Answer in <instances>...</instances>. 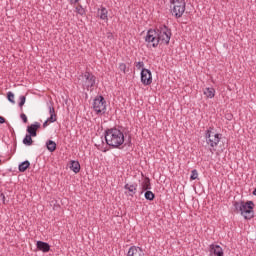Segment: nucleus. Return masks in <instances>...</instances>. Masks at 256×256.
Listing matches in <instances>:
<instances>
[{
    "label": "nucleus",
    "mask_w": 256,
    "mask_h": 256,
    "mask_svg": "<svg viewBox=\"0 0 256 256\" xmlns=\"http://www.w3.org/2000/svg\"><path fill=\"white\" fill-rule=\"evenodd\" d=\"M105 141L112 149H119L125 143V134L118 128L105 130Z\"/></svg>",
    "instance_id": "f257e3e1"
},
{
    "label": "nucleus",
    "mask_w": 256,
    "mask_h": 256,
    "mask_svg": "<svg viewBox=\"0 0 256 256\" xmlns=\"http://www.w3.org/2000/svg\"><path fill=\"white\" fill-rule=\"evenodd\" d=\"M234 207L236 210V213H241L243 215L244 219L250 220L255 217V212L253 211L255 207V203L253 201H241V202H234Z\"/></svg>",
    "instance_id": "f03ea898"
},
{
    "label": "nucleus",
    "mask_w": 256,
    "mask_h": 256,
    "mask_svg": "<svg viewBox=\"0 0 256 256\" xmlns=\"http://www.w3.org/2000/svg\"><path fill=\"white\" fill-rule=\"evenodd\" d=\"M205 139L207 145H210V151L213 153L214 151H217L215 147L219 145V142L221 141V134H215L213 133V127H209L208 130L205 131Z\"/></svg>",
    "instance_id": "7ed1b4c3"
},
{
    "label": "nucleus",
    "mask_w": 256,
    "mask_h": 256,
    "mask_svg": "<svg viewBox=\"0 0 256 256\" xmlns=\"http://www.w3.org/2000/svg\"><path fill=\"white\" fill-rule=\"evenodd\" d=\"M155 31L158 35V39L161 44L169 45V41H171V29L166 25H160L159 27L155 28Z\"/></svg>",
    "instance_id": "20e7f679"
},
{
    "label": "nucleus",
    "mask_w": 256,
    "mask_h": 256,
    "mask_svg": "<svg viewBox=\"0 0 256 256\" xmlns=\"http://www.w3.org/2000/svg\"><path fill=\"white\" fill-rule=\"evenodd\" d=\"M173 8L171 9V13L175 16L176 19H181L183 17V13H185V0H170Z\"/></svg>",
    "instance_id": "39448f33"
},
{
    "label": "nucleus",
    "mask_w": 256,
    "mask_h": 256,
    "mask_svg": "<svg viewBox=\"0 0 256 256\" xmlns=\"http://www.w3.org/2000/svg\"><path fill=\"white\" fill-rule=\"evenodd\" d=\"M145 42L147 43V47H153V49H157V47H159V43L161 42L155 29H149L147 31Z\"/></svg>",
    "instance_id": "423d86ee"
},
{
    "label": "nucleus",
    "mask_w": 256,
    "mask_h": 256,
    "mask_svg": "<svg viewBox=\"0 0 256 256\" xmlns=\"http://www.w3.org/2000/svg\"><path fill=\"white\" fill-rule=\"evenodd\" d=\"M80 77L82 79L83 89H87V91H89V89L95 87V81L97 80V77H95L93 73L85 72Z\"/></svg>",
    "instance_id": "0eeeda50"
},
{
    "label": "nucleus",
    "mask_w": 256,
    "mask_h": 256,
    "mask_svg": "<svg viewBox=\"0 0 256 256\" xmlns=\"http://www.w3.org/2000/svg\"><path fill=\"white\" fill-rule=\"evenodd\" d=\"M93 109L97 115H99V113H105V111H107V101H105V97L97 96L93 102Z\"/></svg>",
    "instance_id": "6e6552de"
},
{
    "label": "nucleus",
    "mask_w": 256,
    "mask_h": 256,
    "mask_svg": "<svg viewBox=\"0 0 256 256\" xmlns=\"http://www.w3.org/2000/svg\"><path fill=\"white\" fill-rule=\"evenodd\" d=\"M141 83H143L144 85H151L153 83V75L151 74V70L147 68H142Z\"/></svg>",
    "instance_id": "1a4fd4ad"
},
{
    "label": "nucleus",
    "mask_w": 256,
    "mask_h": 256,
    "mask_svg": "<svg viewBox=\"0 0 256 256\" xmlns=\"http://www.w3.org/2000/svg\"><path fill=\"white\" fill-rule=\"evenodd\" d=\"M209 251L211 256H224L223 248L217 244L210 245Z\"/></svg>",
    "instance_id": "9d476101"
},
{
    "label": "nucleus",
    "mask_w": 256,
    "mask_h": 256,
    "mask_svg": "<svg viewBox=\"0 0 256 256\" xmlns=\"http://www.w3.org/2000/svg\"><path fill=\"white\" fill-rule=\"evenodd\" d=\"M41 129V123L35 122L34 124H31L27 126V133L28 135H32L33 137H37V130Z\"/></svg>",
    "instance_id": "9b49d317"
},
{
    "label": "nucleus",
    "mask_w": 256,
    "mask_h": 256,
    "mask_svg": "<svg viewBox=\"0 0 256 256\" xmlns=\"http://www.w3.org/2000/svg\"><path fill=\"white\" fill-rule=\"evenodd\" d=\"M36 247L38 251H42V253H49V251H51V245L44 241H37Z\"/></svg>",
    "instance_id": "f8f14e48"
},
{
    "label": "nucleus",
    "mask_w": 256,
    "mask_h": 256,
    "mask_svg": "<svg viewBox=\"0 0 256 256\" xmlns=\"http://www.w3.org/2000/svg\"><path fill=\"white\" fill-rule=\"evenodd\" d=\"M127 256H145V253H143V250L137 246H131Z\"/></svg>",
    "instance_id": "ddd939ff"
},
{
    "label": "nucleus",
    "mask_w": 256,
    "mask_h": 256,
    "mask_svg": "<svg viewBox=\"0 0 256 256\" xmlns=\"http://www.w3.org/2000/svg\"><path fill=\"white\" fill-rule=\"evenodd\" d=\"M98 15L102 21H105L106 23L109 21V11L105 7H101V9H98Z\"/></svg>",
    "instance_id": "4468645a"
},
{
    "label": "nucleus",
    "mask_w": 256,
    "mask_h": 256,
    "mask_svg": "<svg viewBox=\"0 0 256 256\" xmlns=\"http://www.w3.org/2000/svg\"><path fill=\"white\" fill-rule=\"evenodd\" d=\"M141 194L145 193V191H151V179L149 177H145L143 182L141 183Z\"/></svg>",
    "instance_id": "2eb2a0df"
},
{
    "label": "nucleus",
    "mask_w": 256,
    "mask_h": 256,
    "mask_svg": "<svg viewBox=\"0 0 256 256\" xmlns=\"http://www.w3.org/2000/svg\"><path fill=\"white\" fill-rule=\"evenodd\" d=\"M124 189H126V191H129L130 197H133V195L137 193V183H134V184L127 183L124 185Z\"/></svg>",
    "instance_id": "dca6fc26"
},
{
    "label": "nucleus",
    "mask_w": 256,
    "mask_h": 256,
    "mask_svg": "<svg viewBox=\"0 0 256 256\" xmlns=\"http://www.w3.org/2000/svg\"><path fill=\"white\" fill-rule=\"evenodd\" d=\"M50 117L48 118L49 123H55L57 121V113L55 112V107L53 105L49 106Z\"/></svg>",
    "instance_id": "f3484780"
},
{
    "label": "nucleus",
    "mask_w": 256,
    "mask_h": 256,
    "mask_svg": "<svg viewBox=\"0 0 256 256\" xmlns=\"http://www.w3.org/2000/svg\"><path fill=\"white\" fill-rule=\"evenodd\" d=\"M70 169L73 171V173H79L81 171V164H79V161L72 160L70 161Z\"/></svg>",
    "instance_id": "a211bd4d"
},
{
    "label": "nucleus",
    "mask_w": 256,
    "mask_h": 256,
    "mask_svg": "<svg viewBox=\"0 0 256 256\" xmlns=\"http://www.w3.org/2000/svg\"><path fill=\"white\" fill-rule=\"evenodd\" d=\"M46 147L48 151H50V153H54V151H57V143H55V141L53 140H48L46 142Z\"/></svg>",
    "instance_id": "6ab92c4d"
},
{
    "label": "nucleus",
    "mask_w": 256,
    "mask_h": 256,
    "mask_svg": "<svg viewBox=\"0 0 256 256\" xmlns=\"http://www.w3.org/2000/svg\"><path fill=\"white\" fill-rule=\"evenodd\" d=\"M30 166L31 163L28 160H25L24 162L19 164L18 169L20 173H25V171H27V169H29Z\"/></svg>",
    "instance_id": "aec40b11"
},
{
    "label": "nucleus",
    "mask_w": 256,
    "mask_h": 256,
    "mask_svg": "<svg viewBox=\"0 0 256 256\" xmlns=\"http://www.w3.org/2000/svg\"><path fill=\"white\" fill-rule=\"evenodd\" d=\"M204 95H205L208 99H213V97H215V88H213V87L205 88V89H204Z\"/></svg>",
    "instance_id": "412c9836"
},
{
    "label": "nucleus",
    "mask_w": 256,
    "mask_h": 256,
    "mask_svg": "<svg viewBox=\"0 0 256 256\" xmlns=\"http://www.w3.org/2000/svg\"><path fill=\"white\" fill-rule=\"evenodd\" d=\"M33 137L31 134H26V136L23 139V144L27 146L33 145Z\"/></svg>",
    "instance_id": "4be33fe9"
},
{
    "label": "nucleus",
    "mask_w": 256,
    "mask_h": 256,
    "mask_svg": "<svg viewBox=\"0 0 256 256\" xmlns=\"http://www.w3.org/2000/svg\"><path fill=\"white\" fill-rule=\"evenodd\" d=\"M144 197L147 201H154L155 193H153L151 190H146V192L144 193Z\"/></svg>",
    "instance_id": "5701e85b"
},
{
    "label": "nucleus",
    "mask_w": 256,
    "mask_h": 256,
    "mask_svg": "<svg viewBox=\"0 0 256 256\" xmlns=\"http://www.w3.org/2000/svg\"><path fill=\"white\" fill-rule=\"evenodd\" d=\"M76 13H78V15H85L86 11L85 8H83V6L81 4H78L76 7Z\"/></svg>",
    "instance_id": "b1692460"
},
{
    "label": "nucleus",
    "mask_w": 256,
    "mask_h": 256,
    "mask_svg": "<svg viewBox=\"0 0 256 256\" xmlns=\"http://www.w3.org/2000/svg\"><path fill=\"white\" fill-rule=\"evenodd\" d=\"M199 177V173L197 172V169H194L191 171L190 180L195 181Z\"/></svg>",
    "instance_id": "393cba45"
},
{
    "label": "nucleus",
    "mask_w": 256,
    "mask_h": 256,
    "mask_svg": "<svg viewBox=\"0 0 256 256\" xmlns=\"http://www.w3.org/2000/svg\"><path fill=\"white\" fill-rule=\"evenodd\" d=\"M7 99L10 103H15V94H13V92H8Z\"/></svg>",
    "instance_id": "a878e982"
},
{
    "label": "nucleus",
    "mask_w": 256,
    "mask_h": 256,
    "mask_svg": "<svg viewBox=\"0 0 256 256\" xmlns=\"http://www.w3.org/2000/svg\"><path fill=\"white\" fill-rule=\"evenodd\" d=\"M25 101H27V98L25 96H20V102L18 104L20 109H23V105H25Z\"/></svg>",
    "instance_id": "bb28decb"
},
{
    "label": "nucleus",
    "mask_w": 256,
    "mask_h": 256,
    "mask_svg": "<svg viewBox=\"0 0 256 256\" xmlns=\"http://www.w3.org/2000/svg\"><path fill=\"white\" fill-rule=\"evenodd\" d=\"M119 69H120V71H122L123 73H127V64H126V63H120V64H119Z\"/></svg>",
    "instance_id": "cd10ccee"
},
{
    "label": "nucleus",
    "mask_w": 256,
    "mask_h": 256,
    "mask_svg": "<svg viewBox=\"0 0 256 256\" xmlns=\"http://www.w3.org/2000/svg\"><path fill=\"white\" fill-rule=\"evenodd\" d=\"M20 119H22L23 123L28 122L27 115H25V113L20 114Z\"/></svg>",
    "instance_id": "c85d7f7f"
},
{
    "label": "nucleus",
    "mask_w": 256,
    "mask_h": 256,
    "mask_svg": "<svg viewBox=\"0 0 256 256\" xmlns=\"http://www.w3.org/2000/svg\"><path fill=\"white\" fill-rule=\"evenodd\" d=\"M135 66H136L137 69H141V68L145 67V63L137 62Z\"/></svg>",
    "instance_id": "c756f323"
},
{
    "label": "nucleus",
    "mask_w": 256,
    "mask_h": 256,
    "mask_svg": "<svg viewBox=\"0 0 256 256\" xmlns=\"http://www.w3.org/2000/svg\"><path fill=\"white\" fill-rule=\"evenodd\" d=\"M49 125V118L43 123V129L47 128Z\"/></svg>",
    "instance_id": "7c9ffc66"
},
{
    "label": "nucleus",
    "mask_w": 256,
    "mask_h": 256,
    "mask_svg": "<svg viewBox=\"0 0 256 256\" xmlns=\"http://www.w3.org/2000/svg\"><path fill=\"white\" fill-rule=\"evenodd\" d=\"M6 120L3 116H0V125H3V123H5Z\"/></svg>",
    "instance_id": "2f4dec72"
},
{
    "label": "nucleus",
    "mask_w": 256,
    "mask_h": 256,
    "mask_svg": "<svg viewBox=\"0 0 256 256\" xmlns=\"http://www.w3.org/2000/svg\"><path fill=\"white\" fill-rule=\"evenodd\" d=\"M71 3H79V0H70Z\"/></svg>",
    "instance_id": "473e14b6"
},
{
    "label": "nucleus",
    "mask_w": 256,
    "mask_h": 256,
    "mask_svg": "<svg viewBox=\"0 0 256 256\" xmlns=\"http://www.w3.org/2000/svg\"><path fill=\"white\" fill-rule=\"evenodd\" d=\"M3 201H5V194H1Z\"/></svg>",
    "instance_id": "72a5a7b5"
},
{
    "label": "nucleus",
    "mask_w": 256,
    "mask_h": 256,
    "mask_svg": "<svg viewBox=\"0 0 256 256\" xmlns=\"http://www.w3.org/2000/svg\"><path fill=\"white\" fill-rule=\"evenodd\" d=\"M3 163V161L0 159V165Z\"/></svg>",
    "instance_id": "f704fd0d"
}]
</instances>
